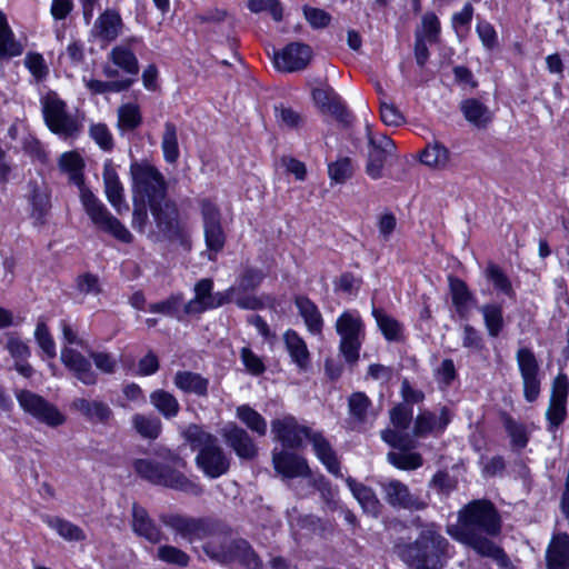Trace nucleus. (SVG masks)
<instances>
[{
	"label": "nucleus",
	"instance_id": "nucleus-1",
	"mask_svg": "<svg viewBox=\"0 0 569 569\" xmlns=\"http://www.w3.org/2000/svg\"><path fill=\"white\" fill-rule=\"evenodd\" d=\"M501 531V519L493 503L489 500H472L458 512L457 525L447 529L455 540L470 547L479 556L487 557L501 568H510L511 561L507 553L489 537Z\"/></svg>",
	"mask_w": 569,
	"mask_h": 569
},
{
	"label": "nucleus",
	"instance_id": "nucleus-2",
	"mask_svg": "<svg viewBox=\"0 0 569 569\" xmlns=\"http://www.w3.org/2000/svg\"><path fill=\"white\" fill-rule=\"evenodd\" d=\"M159 520L164 527L189 542L207 539L202 545V550L210 560L224 566L232 563L238 537H234L218 520L177 512H162L159 515Z\"/></svg>",
	"mask_w": 569,
	"mask_h": 569
},
{
	"label": "nucleus",
	"instance_id": "nucleus-3",
	"mask_svg": "<svg viewBox=\"0 0 569 569\" xmlns=\"http://www.w3.org/2000/svg\"><path fill=\"white\" fill-rule=\"evenodd\" d=\"M59 168L69 176V181L76 184L80 191V200L86 213L92 223L103 232L117 240L130 243L133 240L131 232L114 217L107 207L84 186V161L76 151H68L60 156Z\"/></svg>",
	"mask_w": 569,
	"mask_h": 569
},
{
	"label": "nucleus",
	"instance_id": "nucleus-4",
	"mask_svg": "<svg viewBox=\"0 0 569 569\" xmlns=\"http://www.w3.org/2000/svg\"><path fill=\"white\" fill-rule=\"evenodd\" d=\"M161 457L167 463L151 459H136L132 462V468L140 478L153 485L180 490L193 497H199L203 493V488L199 483L193 482L173 468H184L187 462L183 458L170 450H167Z\"/></svg>",
	"mask_w": 569,
	"mask_h": 569
},
{
	"label": "nucleus",
	"instance_id": "nucleus-5",
	"mask_svg": "<svg viewBox=\"0 0 569 569\" xmlns=\"http://www.w3.org/2000/svg\"><path fill=\"white\" fill-rule=\"evenodd\" d=\"M449 542L435 523L425 525L413 542L397 547L399 557L415 569H438L437 563L448 552Z\"/></svg>",
	"mask_w": 569,
	"mask_h": 569
},
{
	"label": "nucleus",
	"instance_id": "nucleus-6",
	"mask_svg": "<svg viewBox=\"0 0 569 569\" xmlns=\"http://www.w3.org/2000/svg\"><path fill=\"white\" fill-rule=\"evenodd\" d=\"M182 436L192 450H198L196 465L207 477L216 479L228 472L229 459L213 435L192 423Z\"/></svg>",
	"mask_w": 569,
	"mask_h": 569
},
{
	"label": "nucleus",
	"instance_id": "nucleus-7",
	"mask_svg": "<svg viewBox=\"0 0 569 569\" xmlns=\"http://www.w3.org/2000/svg\"><path fill=\"white\" fill-rule=\"evenodd\" d=\"M133 198L148 206L167 198V183L162 173L146 162L131 164Z\"/></svg>",
	"mask_w": 569,
	"mask_h": 569
},
{
	"label": "nucleus",
	"instance_id": "nucleus-8",
	"mask_svg": "<svg viewBox=\"0 0 569 569\" xmlns=\"http://www.w3.org/2000/svg\"><path fill=\"white\" fill-rule=\"evenodd\" d=\"M339 350L349 363H356L365 338V325L357 311H343L336 321Z\"/></svg>",
	"mask_w": 569,
	"mask_h": 569
},
{
	"label": "nucleus",
	"instance_id": "nucleus-9",
	"mask_svg": "<svg viewBox=\"0 0 569 569\" xmlns=\"http://www.w3.org/2000/svg\"><path fill=\"white\" fill-rule=\"evenodd\" d=\"M42 113L48 128L63 138L79 134L81 122L68 113L67 104L56 92H49L41 99Z\"/></svg>",
	"mask_w": 569,
	"mask_h": 569
},
{
	"label": "nucleus",
	"instance_id": "nucleus-10",
	"mask_svg": "<svg viewBox=\"0 0 569 569\" xmlns=\"http://www.w3.org/2000/svg\"><path fill=\"white\" fill-rule=\"evenodd\" d=\"M157 232L151 236L156 240L164 239L170 241H181L184 237V227L179 219L177 204L164 198L149 206Z\"/></svg>",
	"mask_w": 569,
	"mask_h": 569
},
{
	"label": "nucleus",
	"instance_id": "nucleus-11",
	"mask_svg": "<svg viewBox=\"0 0 569 569\" xmlns=\"http://www.w3.org/2000/svg\"><path fill=\"white\" fill-rule=\"evenodd\" d=\"M213 281L209 278L199 280L194 286V298L183 305L184 315H200L209 309L221 307L233 300L236 289L230 287L221 292H212Z\"/></svg>",
	"mask_w": 569,
	"mask_h": 569
},
{
	"label": "nucleus",
	"instance_id": "nucleus-12",
	"mask_svg": "<svg viewBox=\"0 0 569 569\" xmlns=\"http://www.w3.org/2000/svg\"><path fill=\"white\" fill-rule=\"evenodd\" d=\"M16 398L22 410L37 421L56 428L66 422V417L51 402L30 390H19Z\"/></svg>",
	"mask_w": 569,
	"mask_h": 569
},
{
	"label": "nucleus",
	"instance_id": "nucleus-13",
	"mask_svg": "<svg viewBox=\"0 0 569 569\" xmlns=\"http://www.w3.org/2000/svg\"><path fill=\"white\" fill-rule=\"evenodd\" d=\"M379 485L383 500L393 509L415 512L428 507L419 492L412 491L407 483L398 479H386Z\"/></svg>",
	"mask_w": 569,
	"mask_h": 569
},
{
	"label": "nucleus",
	"instance_id": "nucleus-14",
	"mask_svg": "<svg viewBox=\"0 0 569 569\" xmlns=\"http://www.w3.org/2000/svg\"><path fill=\"white\" fill-rule=\"evenodd\" d=\"M516 361L522 380L523 397L528 402H533L540 395V366L532 352L527 347L519 348Z\"/></svg>",
	"mask_w": 569,
	"mask_h": 569
},
{
	"label": "nucleus",
	"instance_id": "nucleus-15",
	"mask_svg": "<svg viewBox=\"0 0 569 569\" xmlns=\"http://www.w3.org/2000/svg\"><path fill=\"white\" fill-rule=\"evenodd\" d=\"M204 241L208 250L219 252L226 243V234L221 223V212L217 204L208 199L200 201Z\"/></svg>",
	"mask_w": 569,
	"mask_h": 569
},
{
	"label": "nucleus",
	"instance_id": "nucleus-16",
	"mask_svg": "<svg viewBox=\"0 0 569 569\" xmlns=\"http://www.w3.org/2000/svg\"><path fill=\"white\" fill-rule=\"evenodd\" d=\"M568 388L566 375L559 373L553 380L549 407L546 411L549 431H555L567 417Z\"/></svg>",
	"mask_w": 569,
	"mask_h": 569
},
{
	"label": "nucleus",
	"instance_id": "nucleus-17",
	"mask_svg": "<svg viewBox=\"0 0 569 569\" xmlns=\"http://www.w3.org/2000/svg\"><path fill=\"white\" fill-rule=\"evenodd\" d=\"M271 432L284 447L297 449L309 438L311 429L299 425L292 416H286L271 421Z\"/></svg>",
	"mask_w": 569,
	"mask_h": 569
},
{
	"label": "nucleus",
	"instance_id": "nucleus-18",
	"mask_svg": "<svg viewBox=\"0 0 569 569\" xmlns=\"http://www.w3.org/2000/svg\"><path fill=\"white\" fill-rule=\"evenodd\" d=\"M26 199L31 207L30 217L36 224H43L51 210V190L43 180H30Z\"/></svg>",
	"mask_w": 569,
	"mask_h": 569
},
{
	"label": "nucleus",
	"instance_id": "nucleus-19",
	"mask_svg": "<svg viewBox=\"0 0 569 569\" xmlns=\"http://www.w3.org/2000/svg\"><path fill=\"white\" fill-rule=\"evenodd\" d=\"M312 51L308 44L301 42L289 43L281 52L274 54V66L284 72H295L305 69L311 60Z\"/></svg>",
	"mask_w": 569,
	"mask_h": 569
},
{
	"label": "nucleus",
	"instance_id": "nucleus-20",
	"mask_svg": "<svg viewBox=\"0 0 569 569\" xmlns=\"http://www.w3.org/2000/svg\"><path fill=\"white\" fill-rule=\"evenodd\" d=\"M60 359L63 366L82 383L93 386L98 381V375L91 367V362L79 351L64 347Z\"/></svg>",
	"mask_w": 569,
	"mask_h": 569
},
{
	"label": "nucleus",
	"instance_id": "nucleus-21",
	"mask_svg": "<svg viewBox=\"0 0 569 569\" xmlns=\"http://www.w3.org/2000/svg\"><path fill=\"white\" fill-rule=\"evenodd\" d=\"M451 421V412L442 407L439 416L429 411H420L413 420L412 433L417 438L426 437L429 433L440 435Z\"/></svg>",
	"mask_w": 569,
	"mask_h": 569
},
{
	"label": "nucleus",
	"instance_id": "nucleus-22",
	"mask_svg": "<svg viewBox=\"0 0 569 569\" xmlns=\"http://www.w3.org/2000/svg\"><path fill=\"white\" fill-rule=\"evenodd\" d=\"M131 528L140 538L150 543L157 545L166 539L164 533L154 520L149 516L146 508L138 503H133L131 508Z\"/></svg>",
	"mask_w": 569,
	"mask_h": 569
},
{
	"label": "nucleus",
	"instance_id": "nucleus-23",
	"mask_svg": "<svg viewBox=\"0 0 569 569\" xmlns=\"http://www.w3.org/2000/svg\"><path fill=\"white\" fill-rule=\"evenodd\" d=\"M312 98L321 112L331 114L340 122H348L349 113L341 98L332 88H317L312 91Z\"/></svg>",
	"mask_w": 569,
	"mask_h": 569
},
{
	"label": "nucleus",
	"instance_id": "nucleus-24",
	"mask_svg": "<svg viewBox=\"0 0 569 569\" xmlns=\"http://www.w3.org/2000/svg\"><path fill=\"white\" fill-rule=\"evenodd\" d=\"M272 462L276 471L287 478L308 477L310 475L306 459L292 452H273Z\"/></svg>",
	"mask_w": 569,
	"mask_h": 569
},
{
	"label": "nucleus",
	"instance_id": "nucleus-25",
	"mask_svg": "<svg viewBox=\"0 0 569 569\" xmlns=\"http://www.w3.org/2000/svg\"><path fill=\"white\" fill-rule=\"evenodd\" d=\"M223 437L229 447L242 459H253L257 455V447L248 432L236 425L223 429Z\"/></svg>",
	"mask_w": 569,
	"mask_h": 569
},
{
	"label": "nucleus",
	"instance_id": "nucleus-26",
	"mask_svg": "<svg viewBox=\"0 0 569 569\" xmlns=\"http://www.w3.org/2000/svg\"><path fill=\"white\" fill-rule=\"evenodd\" d=\"M547 569H569V535L552 536L546 550Z\"/></svg>",
	"mask_w": 569,
	"mask_h": 569
},
{
	"label": "nucleus",
	"instance_id": "nucleus-27",
	"mask_svg": "<svg viewBox=\"0 0 569 569\" xmlns=\"http://www.w3.org/2000/svg\"><path fill=\"white\" fill-rule=\"evenodd\" d=\"M70 408L91 422L107 423L112 417L111 408L100 400L76 398L72 400Z\"/></svg>",
	"mask_w": 569,
	"mask_h": 569
},
{
	"label": "nucleus",
	"instance_id": "nucleus-28",
	"mask_svg": "<svg viewBox=\"0 0 569 569\" xmlns=\"http://www.w3.org/2000/svg\"><path fill=\"white\" fill-rule=\"evenodd\" d=\"M348 410L351 420L358 425H372L378 415L369 397L361 391L349 396Z\"/></svg>",
	"mask_w": 569,
	"mask_h": 569
},
{
	"label": "nucleus",
	"instance_id": "nucleus-29",
	"mask_svg": "<svg viewBox=\"0 0 569 569\" xmlns=\"http://www.w3.org/2000/svg\"><path fill=\"white\" fill-rule=\"evenodd\" d=\"M346 482L350 491L352 492L353 497L361 506L362 510L371 517H379L382 509V505L373 489L365 486L363 483L358 482L352 478H347Z\"/></svg>",
	"mask_w": 569,
	"mask_h": 569
},
{
	"label": "nucleus",
	"instance_id": "nucleus-30",
	"mask_svg": "<svg viewBox=\"0 0 569 569\" xmlns=\"http://www.w3.org/2000/svg\"><path fill=\"white\" fill-rule=\"evenodd\" d=\"M122 29V19L120 14L112 9L102 12L93 24V34L107 42H111L118 38Z\"/></svg>",
	"mask_w": 569,
	"mask_h": 569
},
{
	"label": "nucleus",
	"instance_id": "nucleus-31",
	"mask_svg": "<svg viewBox=\"0 0 569 569\" xmlns=\"http://www.w3.org/2000/svg\"><path fill=\"white\" fill-rule=\"evenodd\" d=\"M102 176L108 201L119 213L123 210H128V206L123 201V187L119 181L114 168L109 163L104 164Z\"/></svg>",
	"mask_w": 569,
	"mask_h": 569
},
{
	"label": "nucleus",
	"instance_id": "nucleus-32",
	"mask_svg": "<svg viewBox=\"0 0 569 569\" xmlns=\"http://www.w3.org/2000/svg\"><path fill=\"white\" fill-rule=\"evenodd\" d=\"M295 306L303 319L308 331L312 335H321L323 318L318 307L305 296H297L295 298Z\"/></svg>",
	"mask_w": 569,
	"mask_h": 569
},
{
	"label": "nucleus",
	"instance_id": "nucleus-33",
	"mask_svg": "<svg viewBox=\"0 0 569 569\" xmlns=\"http://www.w3.org/2000/svg\"><path fill=\"white\" fill-rule=\"evenodd\" d=\"M308 439L312 443L317 457L326 466L327 470L335 476H340L339 461L328 440L325 439L320 432H315L312 430Z\"/></svg>",
	"mask_w": 569,
	"mask_h": 569
},
{
	"label": "nucleus",
	"instance_id": "nucleus-34",
	"mask_svg": "<svg viewBox=\"0 0 569 569\" xmlns=\"http://www.w3.org/2000/svg\"><path fill=\"white\" fill-rule=\"evenodd\" d=\"M174 386L186 393L207 397L209 380L192 371H178L173 378Z\"/></svg>",
	"mask_w": 569,
	"mask_h": 569
},
{
	"label": "nucleus",
	"instance_id": "nucleus-35",
	"mask_svg": "<svg viewBox=\"0 0 569 569\" xmlns=\"http://www.w3.org/2000/svg\"><path fill=\"white\" fill-rule=\"evenodd\" d=\"M460 110L465 119L477 128H486L491 122V111L478 99L463 100L460 103Z\"/></svg>",
	"mask_w": 569,
	"mask_h": 569
},
{
	"label": "nucleus",
	"instance_id": "nucleus-36",
	"mask_svg": "<svg viewBox=\"0 0 569 569\" xmlns=\"http://www.w3.org/2000/svg\"><path fill=\"white\" fill-rule=\"evenodd\" d=\"M286 349L291 360L302 370H305L310 361V353L306 341L292 329H288L283 333Z\"/></svg>",
	"mask_w": 569,
	"mask_h": 569
},
{
	"label": "nucleus",
	"instance_id": "nucleus-37",
	"mask_svg": "<svg viewBox=\"0 0 569 569\" xmlns=\"http://www.w3.org/2000/svg\"><path fill=\"white\" fill-rule=\"evenodd\" d=\"M452 303L461 319H467L470 312V302L473 300L465 281L450 276L448 278Z\"/></svg>",
	"mask_w": 569,
	"mask_h": 569
},
{
	"label": "nucleus",
	"instance_id": "nucleus-38",
	"mask_svg": "<svg viewBox=\"0 0 569 569\" xmlns=\"http://www.w3.org/2000/svg\"><path fill=\"white\" fill-rule=\"evenodd\" d=\"M22 52V44L16 40L6 16L0 11V59H11Z\"/></svg>",
	"mask_w": 569,
	"mask_h": 569
},
{
	"label": "nucleus",
	"instance_id": "nucleus-39",
	"mask_svg": "<svg viewBox=\"0 0 569 569\" xmlns=\"http://www.w3.org/2000/svg\"><path fill=\"white\" fill-rule=\"evenodd\" d=\"M232 562H238L247 569H262L263 561L253 547L243 538H238L234 546Z\"/></svg>",
	"mask_w": 569,
	"mask_h": 569
},
{
	"label": "nucleus",
	"instance_id": "nucleus-40",
	"mask_svg": "<svg viewBox=\"0 0 569 569\" xmlns=\"http://www.w3.org/2000/svg\"><path fill=\"white\" fill-rule=\"evenodd\" d=\"M132 427L142 438L154 440L162 430L160 419L151 415L136 413L131 418Z\"/></svg>",
	"mask_w": 569,
	"mask_h": 569
},
{
	"label": "nucleus",
	"instance_id": "nucleus-41",
	"mask_svg": "<svg viewBox=\"0 0 569 569\" xmlns=\"http://www.w3.org/2000/svg\"><path fill=\"white\" fill-rule=\"evenodd\" d=\"M43 521L67 541H82L86 539L83 530L66 519L44 516Z\"/></svg>",
	"mask_w": 569,
	"mask_h": 569
},
{
	"label": "nucleus",
	"instance_id": "nucleus-42",
	"mask_svg": "<svg viewBox=\"0 0 569 569\" xmlns=\"http://www.w3.org/2000/svg\"><path fill=\"white\" fill-rule=\"evenodd\" d=\"M150 402L166 419L174 418L180 410L177 398L163 389L151 392Z\"/></svg>",
	"mask_w": 569,
	"mask_h": 569
},
{
	"label": "nucleus",
	"instance_id": "nucleus-43",
	"mask_svg": "<svg viewBox=\"0 0 569 569\" xmlns=\"http://www.w3.org/2000/svg\"><path fill=\"white\" fill-rule=\"evenodd\" d=\"M109 59L128 74L137 76L139 72L138 59L127 46H116L109 52Z\"/></svg>",
	"mask_w": 569,
	"mask_h": 569
},
{
	"label": "nucleus",
	"instance_id": "nucleus-44",
	"mask_svg": "<svg viewBox=\"0 0 569 569\" xmlns=\"http://www.w3.org/2000/svg\"><path fill=\"white\" fill-rule=\"evenodd\" d=\"M161 149L163 158L168 163H176L180 157L178 131L176 124L166 122L161 139Z\"/></svg>",
	"mask_w": 569,
	"mask_h": 569
},
{
	"label": "nucleus",
	"instance_id": "nucleus-45",
	"mask_svg": "<svg viewBox=\"0 0 569 569\" xmlns=\"http://www.w3.org/2000/svg\"><path fill=\"white\" fill-rule=\"evenodd\" d=\"M183 305V295L174 293L162 301L151 303L149 311L182 320Z\"/></svg>",
	"mask_w": 569,
	"mask_h": 569
},
{
	"label": "nucleus",
	"instance_id": "nucleus-46",
	"mask_svg": "<svg viewBox=\"0 0 569 569\" xmlns=\"http://www.w3.org/2000/svg\"><path fill=\"white\" fill-rule=\"evenodd\" d=\"M480 312L489 336L498 337L505 325L502 307L497 303H487L480 308Z\"/></svg>",
	"mask_w": 569,
	"mask_h": 569
},
{
	"label": "nucleus",
	"instance_id": "nucleus-47",
	"mask_svg": "<svg viewBox=\"0 0 569 569\" xmlns=\"http://www.w3.org/2000/svg\"><path fill=\"white\" fill-rule=\"evenodd\" d=\"M372 316L388 341H399L402 335V326L381 309L373 308Z\"/></svg>",
	"mask_w": 569,
	"mask_h": 569
},
{
	"label": "nucleus",
	"instance_id": "nucleus-48",
	"mask_svg": "<svg viewBox=\"0 0 569 569\" xmlns=\"http://www.w3.org/2000/svg\"><path fill=\"white\" fill-rule=\"evenodd\" d=\"M236 415L237 418L240 419L251 431L259 436H264L267 433L266 419L248 405L238 407Z\"/></svg>",
	"mask_w": 569,
	"mask_h": 569
},
{
	"label": "nucleus",
	"instance_id": "nucleus-49",
	"mask_svg": "<svg viewBox=\"0 0 569 569\" xmlns=\"http://www.w3.org/2000/svg\"><path fill=\"white\" fill-rule=\"evenodd\" d=\"M420 160L423 164L431 168H445L449 161V150L440 144H428L420 154Z\"/></svg>",
	"mask_w": 569,
	"mask_h": 569
},
{
	"label": "nucleus",
	"instance_id": "nucleus-50",
	"mask_svg": "<svg viewBox=\"0 0 569 569\" xmlns=\"http://www.w3.org/2000/svg\"><path fill=\"white\" fill-rule=\"evenodd\" d=\"M503 427L510 437L511 446L517 450H522L528 443V432L525 425L516 421L508 413L502 415Z\"/></svg>",
	"mask_w": 569,
	"mask_h": 569
},
{
	"label": "nucleus",
	"instance_id": "nucleus-51",
	"mask_svg": "<svg viewBox=\"0 0 569 569\" xmlns=\"http://www.w3.org/2000/svg\"><path fill=\"white\" fill-rule=\"evenodd\" d=\"M142 122L140 109L134 103H124L118 109V128L122 131H132Z\"/></svg>",
	"mask_w": 569,
	"mask_h": 569
},
{
	"label": "nucleus",
	"instance_id": "nucleus-52",
	"mask_svg": "<svg viewBox=\"0 0 569 569\" xmlns=\"http://www.w3.org/2000/svg\"><path fill=\"white\" fill-rule=\"evenodd\" d=\"M387 460L400 470H416L423 463L420 453L407 450L390 451L387 455Z\"/></svg>",
	"mask_w": 569,
	"mask_h": 569
},
{
	"label": "nucleus",
	"instance_id": "nucleus-53",
	"mask_svg": "<svg viewBox=\"0 0 569 569\" xmlns=\"http://www.w3.org/2000/svg\"><path fill=\"white\" fill-rule=\"evenodd\" d=\"M352 173L353 166L349 157H341L328 164V174L333 183H345Z\"/></svg>",
	"mask_w": 569,
	"mask_h": 569
},
{
	"label": "nucleus",
	"instance_id": "nucleus-54",
	"mask_svg": "<svg viewBox=\"0 0 569 569\" xmlns=\"http://www.w3.org/2000/svg\"><path fill=\"white\" fill-rule=\"evenodd\" d=\"M486 277L490 280L496 290L501 291L508 297H515L511 282L506 273L495 263H490L486 269Z\"/></svg>",
	"mask_w": 569,
	"mask_h": 569
},
{
	"label": "nucleus",
	"instance_id": "nucleus-55",
	"mask_svg": "<svg viewBox=\"0 0 569 569\" xmlns=\"http://www.w3.org/2000/svg\"><path fill=\"white\" fill-rule=\"evenodd\" d=\"M157 557L163 562L179 567H187L190 561V557L184 551L170 545L159 547Z\"/></svg>",
	"mask_w": 569,
	"mask_h": 569
},
{
	"label": "nucleus",
	"instance_id": "nucleus-56",
	"mask_svg": "<svg viewBox=\"0 0 569 569\" xmlns=\"http://www.w3.org/2000/svg\"><path fill=\"white\" fill-rule=\"evenodd\" d=\"M34 339L40 347V349L46 353L48 358H54L57 355L56 351V343L50 335V331L47 327V325L43 321H39L37 323L36 330H34Z\"/></svg>",
	"mask_w": 569,
	"mask_h": 569
},
{
	"label": "nucleus",
	"instance_id": "nucleus-57",
	"mask_svg": "<svg viewBox=\"0 0 569 569\" xmlns=\"http://www.w3.org/2000/svg\"><path fill=\"white\" fill-rule=\"evenodd\" d=\"M247 7L252 13L269 11L274 21L282 20L283 8L279 0H249Z\"/></svg>",
	"mask_w": 569,
	"mask_h": 569
},
{
	"label": "nucleus",
	"instance_id": "nucleus-58",
	"mask_svg": "<svg viewBox=\"0 0 569 569\" xmlns=\"http://www.w3.org/2000/svg\"><path fill=\"white\" fill-rule=\"evenodd\" d=\"M388 156V153L369 147L368 161L366 166V172L369 177L372 179H379L382 177V169Z\"/></svg>",
	"mask_w": 569,
	"mask_h": 569
},
{
	"label": "nucleus",
	"instance_id": "nucleus-59",
	"mask_svg": "<svg viewBox=\"0 0 569 569\" xmlns=\"http://www.w3.org/2000/svg\"><path fill=\"white\" fill-rule=\"evenodd\" d=\"M24 66L37 81H42L49 73V68L40 53L29 52L24 58Z\"/></svg>",
	"mask_w": 569,
	"mask_h": 569
},
{
	"label": "nucleus",
	"instance_id": "nucleus-60",
	"mask_svg": "<svg viewBox=\"0 0 569 569\" xmlns=\"http://www.w3.org/2000/svg\"><path fill=\"white\" fill-rule=\"evenodd\" d=\"M440 33V21L432 12L423 14L421 20V36L423 40L433 43L438 41Z\"/></svg>",
	"mask_w": 569,
	"mask_h": 569
},
{
	"label": "nucleus",
	"instance_id": "nucleus-61",
	"mask_svg": "<svg viewBox=\"0 0 569 569\" xmlns=\"http://www.w3.org/2000/svg\"><path fill=\"white\" fill-rule=\"evenodd\" d=\"M264 274L260 269L248 268L238 279V291L247 292L258 288L263 280ZM236 289V287H233Z\"/></svg>",
	"mask_w": 569,
	"mask_h": 569
},
{
	"label": "nucleus",
	"instance_id": "nucleus-62",
	"mask_svg": "<svg viewBox=\"0 0 569 569\" xmlns=\"http://www.w3.org/2000/svg\"><path fill=\"white\" fill-rule=\"evenodd\" d=\"M412 420V409L399 403L390 410V421L395 428L406 430Z\"/></svg>",
	"mask_w": 569,
	"mask_h": 569
},
{
	"label": "nucleus",
	"instance_id": "nucleus-63",
	"mask_svg": "<svg viewBox=\"0 0 569 569\" xmlns=\"http://www.w3.org/2000/svg\"><path fill=\"white\" fill-rule=\"evenodd\" d=\"M476 31L486 49L492 50L498 46V34L493 26L488 21L480 20L476 27Z\"/></svg>",
	"mask_w": 569,
	"mask_h": 569
},
{
	"label": "nucleus",
	"instance_id": "nucleus-64",
	"mask_svg": "<svg viewBox=\"0 0 569 569\" xmlns=\"http://www.w3.org/2000/svg\"><path fill=\"white\" fill-rule=\"evenodd\" d=\"M240 358L248 372L259 376L264 372L266 367L260 357H258L250 348L243 347L240 351Z\"/></svg>",
	"mask_w": 569,
	"mask_h": 569
}]
</instances>
